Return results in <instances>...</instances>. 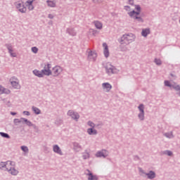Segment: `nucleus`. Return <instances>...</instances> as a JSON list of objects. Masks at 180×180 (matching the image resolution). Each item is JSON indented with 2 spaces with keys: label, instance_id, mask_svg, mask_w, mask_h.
Wrapping results in <instances>:
<instances>
[{
  "label": "nucleus",
  "instance_id": "1",
  "mask_svg": "<svg viewBox=\"0 0 180 180\" xmlns=\"http://www.w3.org/2000/svg\"><path fill=\"white\" fill-rule=\"evenodd\" d=\"M135 39L136 36L132 33L124 34L120 38L118 39V41L120 42V44H125L126 46H129L130 43L134 41Z\"/></svg>",
  "mask_w": 180,
  "mask_h": 180
},
{
  "label": "nucleus",
  "instance_id": "2",
  "mask_svg": "<svg viewBox=\"0 0 180 180\" xmlns=\"http://www.w3.org/2000/svg\"><path fill=\"white\" fill-rule=\"evenodd\" d=\"M16 9L20 12V13H26L27 8H26V5H25V2L22 1H18L15 4Z\"/></svg>",
  "mask_w": 180,
  "mask_h": 180
},
{
  "label": "nucleus",
  "instance_id": "3",
  "mask_svg": "<svg viewBox=\"0 0 180 180\" xmlns=\"http://www.w3.org/2000/svg\"><path fill=\"white\" fill-rule=\"evenodd\" d=\"M51 64L47 63L44 65V69L41 70L44 75H46V77H50V75H53V72H51Z\"/></svg>",
  "mask_w": 180,
  "mask_h": 180
},
{
  "label": "nucleus",
  "instance_id": "4",
  "mask_svg": "<svg viewBox=\"0 0 180 180\" xmlns=\"http://www.w3.org/2000/svg\"><path fill=\"white\" fill-rule=\"evenodd\" d=\"M10 82L14 89H20V84H19V79L15 77H13L10 79Z\"/></svg>",
  "mask_w": 180,
  "mask_h": 180
},
{
  "label": "nucleus",
  "instance_id": "5",
  "mask_svg": "<svg viewBox=\"0 0 180 180\" xmlns=\"http://www.w3.org/2000/svg\"><path fill=\"white\" fill-rule=\"evenodd\" d=\"M105 72L108 75H112V74H116V68L111 64L107 65L105 67Z\"/></svg>",
  "mask_w": 180,
  "mask_h": 180
},
{
  "label": "nucleus",
  "instance_id": "6",
  "mask_svg": "<svg viewBox=\"0 0 180 180\" xmlns=\"http://www.w3.org/2000/svg\"><path fill=\"white\" fill-rule=\"evenodd\" d=\"M86 52L88 53V60H89V61H96L98 55L95 51H90V49H88Z\"/></svg>",
  "mask_w": 180,
  "mask_h": 180
},
{
  "label": "nucleus",
  "instance_id": "7",
  "mask_svg": "<svg viewBox=\"0 0 180 180\" xmlns=\"http://www.w3.org/2000/svg\"><path fill=\"white\" fill-rule=\"evenodd\" d=\"M68 116H70L73 120L78 122V119H79V114L78 112H74L72 110H69L67 113Z\"/></svg>",
  "mask_w": 180,
  "mask_h": 180
},
{
  "label": "nucleus",
  "instance_id": "8",
  "mask_svg": "<svg viewBox=\"0 0 180 180\" xmlns=\"http://www.w3.org/2000/svg\"><path fill=\"white\" fill-rule=\"evenodd\" d=\"M138 109L139 110L138 117H139V120L143 122V120H144V104H140L138 106Z\"/></svg>",
  "mask_w": 180,
  "mask_h": 180
},
{
  "label": "nucleus",
  "instance_id": "9",
  "mask_svg": "<svg viewBox=\"0 0 180 180\" xmlns=\"http://www.w3.org/2000/svg\"><path fill=\"white\" fill-rule=\"evenodd\" d=\"M63 71V68H61L60 66L56 65L52 68V75L53 77H58L60 74H61Z\"/></svg>",
  "mask_w": 180,
  "mask_h": 180
},
{
  "label": "nucleus",
  "instance_id": "10",
  "mask_svg": "<svg viewBox=\"0 0 180 180\" xmlns=\"http://www.w3.org/2000/svg\"><path fill=\"white\" fill-rule=\"evenodd\" d=\"M108 155H109V153L108 152V150L103 149L100 151H98L96 153V157H97V158H106V157H108Z\"/></svg>",
  "mask_w": 180,
  "mask_h": 180
},
{
  "label": "nucleus",
  "instance_id": "11",
  "mask_svg": "<svg viewBox=\"0 0 180 180\" xmlns=\"http://www.w3.org/2000/svg\"><path fill=\"white\" fill-rule=\"evenodd\" d=\"M5 47H6L11 57H16V53H13V46H12V44H5Z\"/></svg>",
  "mask_w": 180,
  "mask_h": 180
},
{
  "label": "nucleus",
  "instance_id": "12",
  "mask_svg": "<svg viewBox=\"0 0 180 180\" xmlns=\"http://www.w3.org/2000/svg\"><path fill=\"white\" fill-rule=\"evenodd\" d=\"M4 171H7L9 174H11V175H13L14 176H16V175L19 174V171L15 169V167H7L6 169H4Z\"/></svg>",
  "mask_w": 180,
  "mask_h": 180
},
{
  "label": "nucleus",
  "instance_id": "13",
  "mask_svg": "<svg viewBox=\"0 0 180 180\" xmlns=\"http://www.w3.org/2000/svg\"><path fill=\"white\" fill-rule=\"evenodd\" d=\"M143 174L146 175L148 179H150V180L154 179V178H155L156 176L155 172L153 170L149 171L148 173L143 172Z\"/></svg>",
  "mask_w": 180,
  "mask_h": 180
},
{
  "label": "nucleus",
  "instance_id": "14",
  "mask_svg": "<svg viewBox=\"0 0 180 180\" xmlns=\"http://www.w3.org/2000/svg\"><path fill=\"white\" fill-rule=\"evenodd\" d=\"M86 171H87V172H89V173L86 174L87 176H89L88 180H98V179H99L98 176L94 175V174L91 173L89 169H87Z\"/></svg>",
  "mask_w": 180,
  "mask_h": 180
},
{
  "label": "nucleus",
  "instance_id": "15",
  "mask_svg": "<svg viewBox=\"0 0 180 180\" xmlns=\"http://www.w3.org/2000/svg\"><path fill=\"white\" fill-rule=\"evenodd\" d=\"M34 75H35V77H38V78H43V77H44V73H43V70H37V69H35L32 71Z\"/></svg>",
  "mask_w": 180,
  "mask_h": 180
},
{
  "label": "nucleus",
  "instance_id": "16",
  "mask_svg": "<svg viewBox=\"0 0 180 180\" xmlns=\"http://www.w3.org/2000/svg\"><path fill=\"white\" fill-rule=\"evenodd\" d=\"M103 89L105 90V92H110V89H112V84L108 82L102 84Z\"/></svg>",
  "mask_w": 180,
  "mask_h": 180
},
{
  "label": "nucleus",
  "instance_id": "17",
  "mask_svg": "<svg viewBox=\"0 0 180 180\" xmlns=\"http://www.w3.org/2000/svg\"><path fill=\"white\" fill-rule=\"evenodd\" d=\"M103 46L104 47L103 54L105 58H108L109 57V47L108 46V44L103 43Z\"/></svg>",
  "mask_w": 180,
  "mask_h": 180
},
{
  "label": "nucleus",
  "instance_id": "18",
  "mask_svg": "<svg viewBox=\"0 0 180 180\" xmlns=\"http://www.w3.org/2000/svg\"><path fill=\"white\" fill-rule=\"evenodd\" d=\"M34 0H28L26 1V6H27L29 11H33L34 9V6H33V2Z\"/></svg>",
  "mask_w": 180,
  "mask_h": 180
},
{
  "label": "nucleus",
  "instance_id": "19",
  "mask_svg": "<svg viewBox=\"0 0 180 180\" xmlns=\"http://www.w3.org/2000/svg\"><path fill=\"white\" fill-rule=\"evenodd\" d=\"M53 152L56 154H59V155H63V151H61V148L58 145H54L53 147Z\"/></svg>",
  "mask_w": 180,
  "mask_h": 180
},
{
  "label": "nucleus",
  "instance_id": "20",
  "mask_svg": "<svg viewBox=\"0 0 180 180\" xmlns=\"http://www.w3.org/2000/svg\"><path fill=\"white\" fill-rule=\"evenodd\" d=\"M6 94V95H9L11 94V90L5 89V87L0 85V95Z\"/></svg>",
  "mask_w": 180,
  "mask_h": 180
},
{
  "label": "nucleus",
  "instance_id": "21",
  "mask_svg": "<svg viewBox=\"0 0 180 180\" xmlns=\"http://www.w3.org/2000/svg\"><path fill=\"white\" fill-rule=\"evenodd\" d=\"M66 33L70 34V36H77V31L74 28H67Z\"/></svg>",
  "mask_w": 180,
  "mask_h": 180
},
{
  "label": "nucleus",
  "instance_id": "22",
  "mask_svg": "<svg viewBox=\"0 0 180 180\" xmlns=\"http://www.w3.org/2000/svg\"><path fill=\"white\" fill-rule=\"evenodd\" d=\"M87 133L89 136H96L98 131L95 128H89L87 129Z\"/></svg>",
  "mask_w": 180,
  "mask_h": 180
},
{
  "label": "nucleus",
  "instance_id": "23",
  "mask_svg": "<svg viewBox=\"0 0 180 180\" xmlns=\"http://www.w3.org/2000/svg\"><path fill=\"white\" fill-rule=\"evenodd\" d=\"M140 13H141V11H136L133 10L132 11L128 13V15L131 18H134V16H139Z\"/></svg>",
  "mask_w": 180,
  "mask_h": 180
},
{
  "label": "nucleus",
  "instance_id": "24",
  "mask_svg": "<svg viewBox=\"0 0 180 180\" xmlns=\"http://www.w3.org/2000/svg\"><path fill=\"white\" fill-rule=\"evenodd\" d=\"M73 148L75 151L82 150V146L78 142H73Z\"/></svg>",
  "mask_w": 180,
  "mask_h": 180
},
{
  "label": "nucleus",
  "instance_id": "25",
  "mask_svg": "<svg viewBox=\"0 0 180 180\" xmlns=\"http://www.w3.org/2000/svg\"><path fill=\"white\" fill-rule=\"evenodd\" d=\"M150 28H146V29L142 30L141 35L143 37H147V36H148V34H150Z\"/></svg>",
  "mask_w": 180,
  "mask_h": 180
},
{
  "label": "nucleus",
  "instance_id": "26",
  "mask_svg": "<svg viewBox=\"0 0 180 180\" xmlns=\"http://www.w3.org/2000/svg\"><path fill=\"white\" fill-rule=\"evenodd\" d=\"M21 120H22L27 126H29V127H32L33 126V123L26 118L21 117Z\"/></svg>",
  "mask_w": 180,
  "mask_h": 180
},
{
  "label": "nucleus",
  "instance_id": "27",
  "mask_svg": "<svg viewBox=\"0 0 180 180\" xmlns=\"http://www.w3.org/2000/svg\"><path fill=\"white\" fill-rule=\"evenodd\" d=\"M46 3L49 8H56V2H54L53 1L47 0Z\"/></svg>",
  "mask_w": 180,
  "mask_h": 180
},
{
  "label": "nucleus",
  "instance_id": "28",
  "mask_svg": "<svg viewBox=\"0 0 180 180\" xmlns=\"http://www.w3.org/2000/svg\"><path fill=\"white\" fill-rule=\"evenodd\" d=\"M131 19H134V20H136L139 23H143L144 22V19L140 16H134L132 17Z\"/></svg>",
  "mask_w": 180,
  "mask_h": 180
},
{
  "label": "nucleus",
  "instance_id": "29",
  "mask_svg": "<svg viewBox=\"0 0 180 180\" xmlns=\"http://www.w3.org/2000/svg\"><path fill=\"white\" fill-rule=\"evenodd\" d=\"M32 110L34 112V113H35V115H40L41 113V110L35 106L32 107Z\"/></svg>",
  "mask_w": 180,
  "mask_h": 180
},
{
  "label": "nucleus",
  "instance_id": "30",
  "mask_svg": "<svg viewBox=\"0 0 180 180\" xmlns=\"http://www.w3.org/2000/svg\"><path fill=\"white\" fill-rule=\"evenodd\" d=\"M124 44H120V45L119 46L120 51H129V49H127V46H126V45Z\"/></svg>",
  "mask_w": 180,
  "mask_h": 180
},
{
  "label": "nucleus",
  "instance_id": "31",
  "mask_svg": "<svg viewBox=\"0 0 180 180\" xmlns=\"http://www.w3.org/2000/svg\"><path fill=\"white\" fill-rule=\"evenodd\" d=\"M94 25L96 29H98V30H102L103 25L99 21H94Z\"/></svg>",
  "mask_w": 180,
  "mask_h": 180
},
{
  "label": "nucleus",
  "instance_id": "32",
  "mask_svg": "<svg viewBox=\"0 0 180 180\" xmlns=\"http://www.w3.org/2000/svg\"><path fill=\"white\" fill-rule=\"evenodd\" d=\"M163 136H165V137H167V139H174V134L172 133V131L166 132L163 134Z\"/></svg>",
  "mask_w": 180,
  "mask_h": 180
},
{
  "label": "nucleus",
  "instance_id": "33",
  "mask_svg": "<svg viewBox=\"0 0 180 180\" xmlns=\"http://www.w3.org/2000/svg\"><path fill=\"white\" fill-rule=\"evenodd\" d=\"M172 154V151L171 150H164L161 153L162 155H168L169 157H171Z\"/></svg>",
  "mask_w": 180,
  "mask_h": 180
},
{
  "label": "nucleus",
  "instance_id": "34",
  "mask_svg": "<svg viewBox=\"0 0 180 180\" xmlns=\"http://www.w3.org/2000/svg\"><path fill=\"white\" fill-rule=\"evenodd\" d=\"M8 165H11V167H15V162L8 160L6 161V166L8 167Z\"/></svg>",
  "mask_w": 180,
  "mask_h": 180
},
{
  "label": "nucleus",
  "instance_id": "35",
  "mask_svg": "<svg viewBox=\"0 0 180 180\" xmlns=\"http://www.w3.org/2000/svg\"><path fill=\"white\" fill-rule=\"evenodd\" d=\"M0 136L4 137V139H11V136L5 132H0Z\"/></svg>",
  "mask_w": 180,
  "mask_h": 180
},
{
  "label": "nucleus",
  "instance_id": "36",
  "mask_svg": "<svg viewBox=\"0 0 180 180\" xmlns=\"http://www.w3.org/2000/svg\"><path fill=\"white\" fill-rule=\"evenodd\" d=\"M4 168H5V169L8 168L6 167V162H0V170L4 169Z\"/></svg>",
  "mask_w": 180,
  "mask_h": 180
},
{
  "label": "nucleus",
  "instance_id": "37",
  "mask_svg": "<svg viewBox=\"0 0 180 180\" xmlns=\"http://www.w3.org/2000/svg\"><path fill=\"white\" fill-rule=\"evenodd\" d=\"M23 122V120L21 119H18V118H15L13 120V123L14 124H15L16 126H18V123H22Z\"/></svg>",
  "mask_w": 180,
  "mask_h": 180
},
{
  "label": "nucleus",
  "instance_id": "38",
  "mask_svg": "<svg viewBox=\"0 0 180 180\" xmlns=\"http://www.w3.org/2000/svg\"><path fill=\"white\" fill-rule=\"evenodd\" d=\"M55 124H56V126H61V124H63V120L61 119H57L55 121Z\"/></svg>",
  "mask_w": 180,
  "mask_h": 180
},
{
  "label": "nucleus",
  "instance_id": "39",
  "mask_svg": "<svg viewBox=\"0 0 180 180\" xmlns=\"http://www.w3.org/2000/svg\"><path fill=\"white\" fill-rule=\"evenodd\" d=\"M22 151H23L24 153H29V148H27V146H22L20 147Z\"/></svg>",
  "mask_w": 180,
  "mask_h": 180
},
{
  "label": "nucleus",
  "instance_id": "40",
  "mask_svg": "<svg viewBox=\"0 0 180 180\" xmlns=\"http://www.w3.org/2000/svg\"><path fill=\"white\" fill-rule=\"evenodd\" d=\"M32 53H34V54H37L38 51H39V49L36 46H33L31 49Z\"/></svg>",
  "mask_w": 180,
  "mask_h": 180
},
{
  "label": "nucleus",
  "instance_id": "41",
  "mask_svg": "<svg viewBox=\"0 0 180 180\" xmlns=\"http://www.w3.org/2000/svg\"><path fill=\"white\" fill-rule=\"evenodd\" d=\"M87 124L91 127V129H95V123H94L92 121H89Z\"/></svg>",
  "mask_w": 180,
  "mask_h": 180
},
{
  "label": "nucleus",
  "instance_id": "42",
  "mask_svg": "<svg viewBox=\"0 0 180 180\" xmlns=\"http://www.w3.org/2000/svg\"><path fill=\"white\" fill-rule=\"evenodd\" d=\"M154 62L155 63L156 65H161V64H162L161 59L155 58Z\"/></svg>",
  "mask_w": 180,
  "mask_h": 180
},
{
  "label": "nucleus",
  "instance_id": "43",
  "mask_svg": "<svg viewBox=\"0 0 180 180\" xmlns=\"http://www.w3.org/2000/svg\"><path fill=\"white\" fill-rule=\"evenodd\" d=\"M134 6H135V10L136 11L141 12V6H140V5L136 4L134 5Z\"/></svg>",
  "mask_w": 180,
  "mask_h": 180
},
{
  "label": "nucleus",
  "instance_id": "44",
  "mask_svg": "<svg viewBox=\"0 0 180 180\" xmlns=\"http://www.w3.org/2000/svg\"><path fill=\"white\" fill-rule=\"evenodd\" d=\"M82 157H83V160H88V158H89V153H86L82 155Z\"/></svg>",
  "mask_w": 180,
  "mask_h": 180
},
{
  "label": "nucleus",
  "instance_id": "45",
  "mask_svg": "<svg viewBox=\"0 0 180 180\" xmlns=\"http://www.w3.org/2000/svg\"><path fill=\"white\" fill-rule=\"evenodd\" d=\"M31 127H33V129L36 130V131H39V127H37L36 124H32V126H31Z\"/></svg>",
  "mask_w": 180,
  "mask_h": 180
},
{
  "label": "nucleus",
  "instance_id": "46",
  "mask_svg": "<svg viewBox=\"0 0 180 180\" xmlns=\"http://www.w3.org/2000/svg\"><path fill=\"white\" fill-rule=\"evenodd\" d=\"M129 5H131V6H134V0H127Z\"/></svg>",
  "mask_w": 180,
  "mask_h": 180
},
{
  "label": "nucleus",
  "instance_id": "47",
  "mask_svg": "<svg viewBox=\"0 0 180 180\" xmlns=\"http://www.w3.org/2000/svg\"><path fill=\"white\" fill-rule=\"evenodd\" d=\"M140 157L139 155H134V161H139Z\"/></svg>",
  "mask_w": 180,
  "mask_h": 180
},
{
  "label": "nucleus",
  "instance_id": "48",
  "mask_svg": "<svg viewBox=\"0 0 180 180\" xmlns=\"http://www.w3.org/2000/svg\"><path fill=\"white\" fill-rule=\"evenodd\" d=\"M23 115H25L26 116H30V112L29 111H23Z\"/></svg>",
  "mask_w": 180,
  "mask_h": 180
},
{
  "label": "nucleus",
  "instance_id": "49",
  "mask_svg": "<svg viewBox=\"0 0 180 180\" xmlns=\"http://www.w3.org/2000/svg\"><path fill=\"white\" fill-rule=\"evenodd\" d=\"M124 9L125 11H130V6H124Z\"/></svg>",
  "mask_w": 180,
  "mask_h": 180
},
{
  "label": "nucleus",
  "instance_id": "50",
  "mask_svg": "<svg viewBox=\"0 0 180 180\" xmlns=\"http://www.w3.org/2000/svg\"><path fill=\"white\" fill-rule=\"evenodd\" d=\"M48 18L49 19H54V15L53 14H49Z\"/></svg>",
  "mask_w": 180,
  "mask_h": 180
},
{
  "label": "nucleus",
  "instance_id": "51",
  "mask_svg": "<svg viewBox=\"0 0 180 180\" xmlns=\"http://www.w3.org/2000/svg\"><path fill=\"white\" fill-rule=\"evenodd\" d=\"M170 77H172V78H176V75H174L173 73H170Z\"/></svg>",
  "mask_w": 180,
  "mask_h": 180
},
{
  "label": "nucleus",
  "instance_id": "52",
  "mask_svg": "<svg viewBox=\"0 0 180 180\" xmlns=\"http://www.w3.org/2000/svg\"><path fill=\"white\" fill-rule=\"evenodd\" d=\"M11 115H12V116H15L16 115V112H11Z\"/></svg>",
  "mask_w": 180,
  "mask_h": 180
}]
</instances>
